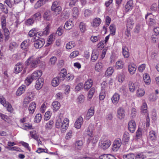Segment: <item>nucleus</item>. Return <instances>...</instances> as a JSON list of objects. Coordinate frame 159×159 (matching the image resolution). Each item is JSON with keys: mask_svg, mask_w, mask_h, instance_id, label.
Listing matches in <instances>:
<instances>
[{"mask_svg": "<svg viewBox=\"0 0 159 159\" xmlns=\"http://www.w3.org/2000/svg\"><path fill=\"white\" fill-rule=\"evenodd\" d=\"M95 92V89L94 88L92 87L90 89L88 94V100H90L92 99Z\"/></svg>", "mask_w": 159, "mask_h": 159, "instance_id": "obj_41", "label": "nucleus"}, {"mask_svg": "<svg viewBox=\"0 0 159 159\" xmlns=\"http://www.w3.org/2000/svg\"><path fill=\"white\" fill-rule=\"evenodd\" d=\"M114 70L112 67H109L106 70L105 72V75L107 76L111 75L113 72Z\"/></svg>", "mask_w": 159, "mask_h": 159, "instance_id": "obj_54", "label": "nucleus"}, {"mask_svg": "<svg viewBox=\"0 0 159 159\" xmlns=\"http://www.w3.org/2000/svg\"><path fill=\"white\" fill-rule=\"evenodd\" d=\"M158 7L157 6V4L156 3H153L152 4L151 6L150 7V11L152 12V13H148L145 16V19H147L148 16L149 15L152 13L156 12L157 10V8Z\"/></svg>", "mask_w": 159, "mask_h": 159, "instance_id": "obj_19", "label": "nucleus"}, {"mask_svg": "<svg viewBox=\"0 0 159 159\" xmlns=\"http://www.w3.org/2000/svg\"><path fill=\"white\" fill-rule=\"evenodd\" d=\"M60 81L58 77H54L52 81V85L53 87H57L59 84Z\"/></svg>", "mask_w": 159, "mask_h": 159, "instance_id": "obj_38", "label": "nucleus"}, {"mask_svg": "<svg viewBox=\"0 0 159 159\" xmlns=\"http://www.w3.org/2000/svg\"><path fill=\"white\" fill-rule=\"evenodd\" d=\"M25 86L22 85L20 86L17 90L16 94L17 96H19L21 95L25 91Z\"/></svg>", "mask_w": 159, "mask_h": 159, "instance_id": "obj_32", "label": "nucleus"}, {"mask_svg": "<svg viewBox=\"0 0 159 159\" xmlns=\"http://www.w3.org/2000/svg\"><path fill=\"white\" fill-rule=\"evenodd\" d=\"M95 125L93 124H90L88 126L87 132V135H90L93 134V131L95 129Z\"/></svg>", "mask_w": 159, "mask_h": 159, "instance_id": "obj_31", "label": "nucleus"}, {"mask_svg": "<svg viewBox=\"0 0 159 159\" xmlns=\"http://www.w3.org/2000/svg\"><path fill=\"white\" fill-rule=\"evenodd\" d=\"M0 117L1 118L5 121L9 122L10 121V119L8 116L6 115L1 113H0Z\"/></svg>", "mask_w": 159, "mask_h": 159, "instance_id": "obj_60", "label": "nucleus"}, {"mask_svg": "<svg viewBox=\"0 0 159 159\" xmlns=\"http://www.w3.org/2000/svg\"><path fill=\"white\" fill-rule=\"evenodd\" d=\"M130 139L129 134L127 132H125L123 136V141L125 144L127 143L129 141Z\"/></svg>", "mask_w": 159, "mask_h": 159, "instance_id": "obj_35", "label": "nucleus"}, {"mask_svg": "<svg viewBox=\"0 0 159 159\" xmlns=\"http://www.w3.org/2000/svg\"><path fill=\"white\" fill-rule=\"evenodd\" d=\"M22 128L23 129L26 130H27L29 129H34L32 127V125H30L29 123H25L23 124Z\"/></svg>", "mask_w": 159, "mask_h": 159, "instance_id": "obj_50", "label": "nucleus"}, {"mask_svg": "<svg viewBox=\"0 0 159 159\" xmlns=\"http://www.w3.org/2000/svg\"><path fill=\"white\" fill-rule=\"evenodd\" d=\"M141 112L142 113L145 114V113H148L147 112V104L145 103H143L141 107Z\"/></svg>", "mask_w": 159, "mask_h": 159, "instance_id": "obj_53", "label": "nucleus"}, {"mask_svg": "<svg viewBox=\"0 0 159 159\" xmlns=\"http://www.w3.org/2000/svg\"><path fill=\"white\" fill-rule=\"evenodd\" d=\"M64 32V28L62 26H60L56 31V34L59 36H61Z\"/></svg>", "mask_w": 159, "mask_h": 159, "instance_id": "obj_63", "label": "nucleus"}, {"mask_svg": "<svg viewBox=\"0 0 159 159\" xmlns=\"http://www.w3.org/2000/svg\"><path fill=\"white\" fill-rule=\"evenodd\" d=\"M117 117L120 119H124L125 116V113L124 109L122 107H119L117 111Z\"/></svg>", "mask_w": 159, "mask_h": 159, "instance_id": "obj_8", "label": "nucleus"}, {"mask_svg": "<svg viewBox=\"0 0 159 159\" xmlns=\"http://www.w3.org/2000/svg\"><path fill=\"white\" fill-rule=\"evenodd\" d=\"M51 9L56 15L59 14L61 11V8L60 6L59 2L57 1L54 2L52 3Z\"/></svg>", "mask_w": 159, "mask_h": 159, "instance_id": "obj_2", "label": "nucleus"}, {"mask_svg": "<svg viewBox=\"0 0 159 159\" xmlns=\"http://www.w3.org/2000/svg\"><path fill=\"white\" fill-rule=\"evenodd\" d=\"M0 102L1 104H2L4 107L7 106L8 102H6L5 98L3 96L0 94Z\"/></svg>", "mask_w": 159, "mask_h": 159, "instance_id": "obj_46", "label": "nucleus"}, {"mask_svg": "<svg viewBox=\"0 0 159 159\" xmlns=\"http://www.w3.org/2000/svg\"><path fill=\"white\" fill-rule=\"evenodd\" d=\"M98 52L96 50H93L92 51L91 59L93 62H95L98 59Z\"/></svg>", "mask_w": 159, "mask_h": 159, "instance_id": "obj_29", "label": "nucleus"}, {"mask_svg": "<svg viewBox=\"0 0 159 159\" xmlns=\"http://www.w3.org/2000/svg\"><path fill=\"white\" fill-rule=\"evenodd\" d=\"M120 99V95L118 93H115L111 98L112 102L115 105L117 104Z\"/></svg>", "mask_w": 159, "mask_h": 159, "instance_id": "obj_21", "label": "nucleus"}, {"mask_svg": "<svg viewBox=\"0 0 159 159\" xmlns=\"http://www.w3.org/2000/svg\"><path fill=\"white\" fill-rule=\"evenodd\" d=\"M88 136V138L87 140V143L88 144H91L93 146L98 142L99 139L98 136L93 135V134Z\"/></svg>", "mask_w": 159, "mask_h": 159, "instance_id": "obj_3", "label": "nucleus"}, {"mask_svg": "<svg viewBox=\"0 0 159 159\" xmlns=\"http://www.w3.org/2000/svg\"><path fill=\"white\" fill-rule=\"evenodd\" d=\"M106 95V91L101 90L99 94V98L100 100H103Z\"/></svg>", "mask_w": 159, "mask_h": 159, "instance_id": "obj_64", "label": "nucleus"}, {"mask_svg": "<svg viewBox=\"0 0 159 159\" xmlns=\"http://www.w3.org/2000/svg\"><path fill=\"white\" fill-rule=\"evenodd\" d=\"M143 77L145 83L147 85H149L151 82V80L149 74L147 73H145L143 74Z\"/></svg>", "mask_w": 159, "mask_h": 159, "instance_id": "obj_26", "label": "nucleus"}, {"mask_svg": "<svg viewBox=\"0 0 159 159\" xmlns=\"http://www.w3.org/2000/svg\"><path fill=\"white\" fill-rule=\"evenodd\" d=\"M128 86L129 91L131 92H134L136 88H139L140 87V84L138 82L134 83L130 81L128 84Z\"/></svg>", "mask_w": 159, "mask_h": 159, "instance_id": "obj_5", "label": "nucleus"}, {"mask_svg": "<svg viewBox=\"0 0 159 159\" xmlns=\"http://www.w3.org/2000/svg\"><path fill=\"white\" fill-rule=\"evenodd\" d=\"M134 24V21L133 19L131 18H129L127 20L126 25L127 27L132 28Z\"/></svg>", "mask_w": 159, "mask_h": 159, "instance_id": "obj_48", "label": "nucleus"}, {"mask_svg": "<svg viewBox=\"0 0 159 159\" xmlns=\"http://www.w3.org/2000/svg\"><path fill=\"white\" fill-rule=\"evenodd\" d=\"M45 43V39L43 38L39 39L36 40L34 43V47L36 48H41L44 45Z\"/></svg>", "mask_w": 159, "mask_h": 159, "instance_id": "obj_6", "label": "nucleus"}, {"mask_svg": "<svg viewBox=\"0 0 159 159\" xmlns=\"http://www.w3.org/2000/svg\"><path fill=\"white\" fill-rule=\"evenodd\" d=\"M33 80H34L31 75L28 76L25 80L26 85L27 86H29Z\"/></svg>", "mask_w": 159, "mask_h": 159, "instance_id": "obj_45", "label": "nucleus"}, {"mask_svg": "<svg viewBox=\"0 0 159 159\" xmlns=\"http://www.w3.org/2000/svg\"><path fill=\"white\" fill-rule=\"evenodd\" d=\"M4 40L5 42L7 41L10 38V32L8 30H4Z\"/></svg>", "mask_w": 159, "mask_h": 159, "instance_id": "obj_51", "label": "nucleus"}, {"mask_svg": "<svg viewBox=\"0 0 159 159\" xmlns=\"http://www.w3.org/2000/svg\"><path fill=\"white\" fill-rule=\"evenodd\" d=\"M123 66V62L122 61H118L116 63V68L117 69H120Z\"/></svg>", "mask_w": 159, "mask_h": 159, "instance_id": "obj_59", "label": "nucleus"}, {"mask_svg": "<svg viewBox=\"0 0 159 159\" xmlns=\"http://www.w3.org/2000/svg\"><path fill=\"white\" fill-rule=\"evenodd\" d=\"M101 86L102 91H106L108 89L107 84L105 81H104L102 83Z\"/></svg>", "mask_w": 159, "mask_h": 159, "instance_id": "obj_57", "label": "nucleus"}, {"mask_svg": "<svg viewBox=\"0 0 159 159\" xmlns=\"http://www.w3.org/2000/svg\"><path fill=\"white\" fill-rule=\"evenodd\" d=\"M52 106L53 110L55 111H57L60 108V104L58 102L55 101L52 102Z\"/></svg>", "mask_w": 159, "mask_h": 159, "instance_id": "obj_33", "label": "nucleus"}, {"mask_svg": "<svg viewBox=\"0 0 159 159\" xmlns=\"http://www.w3.org/2000/svg\"><path fill=\"white\" fill-rule=\"evenodd\" d=\"M75 45V43L73 42H70L68 43L66 45V48L68 49L73 48Z\"/></svg>", "mask_w": 159, "mask_h": 159, "instance_id": "obj_62", "label": "nucleus"}, {"mask_svg": "<svg viewBox=\"0 0 159 159\" xmlns=\"http://www.w3.org/2000/svg\"><path fill=\"white\" fill-rule=\"evenodd\" d=\"M136 124L135 121L133 120L130 121L128 123V129L131 133H134L136 129Z\"/></svg>", "mask_w": 159, "mask_h": 159, "instance_id": "obj_10", "label": "nucleus"}, {"mask_svg": "<svg viewBox=\"0 0 159 159\" xmlns=\"http://www.w3.org/2000/svg\"><path fill=\"white\" fill-rule=\"evenodd\" d=\"M32 17L34 20L39 21L40 20L41 18V14L40 12H37L34 14Z\"/></svg>", "mask_w": 159, "mask_h": 159, "instance_id": "obj_42", "label": "nucleus"}, {"mask_svg": "<svg viewBox=\"0 0 159 159\" xmlns=\"http://www.w3.org/2000/svg\"><path fill=\"white\" fill-rule=\"evenodd\" d=\"M73 26L72 21L71 20H69L66 22L63 28L66 30H69L72 28Z\"/></svg>", "mask_w": 159, "mask_h": 159, "instance_id": "obj_39", "label": "nucleus"}, {"mask_svg": "<svg viewBox=\"0 0 159 159\" xmlns=\"http://www.w3.org/2000/svg\"><path fill=\"white\" fill-rule=\"evenodd\" d=\"M17 44L15 42L11 43L9 45V49L11 51H13L17 47Z\"/></svg>", "mask_w": 159, "mask_h": 159, "instance_id": "obj_47", "label": "nucleus"}, {"mask_svg": "<svg viewBox=\"0 0 159 159\" xmlns=\"http://www.w3.org/2000/svg\"><path fill=\"white\" fill-rule=\"evenodd\" d=\"M104 65L101 62H98L95 64V70L98 72L102 71L103 69Z\"/></svg>", "mask_w": 159, "mask_h": 159, "instance_id": "obj_18", "label": "nucleus"}, {"mask_svg": "<svg viewBox=\"0 0 159 159\" xmlns=\"http://www.w3.org/2000/svg\"><path fill=\"white\" fill-rule=\"evenodd\" d=\"M30 135L31 137L34 139H37L39 136L37 132L35 130H32L30 132Z\"/></svg>", "mask_w": 159, "mask_h": 159, "instance_id": "obj_52", "label": "nucleus"}, {"mask_svg": "<svg viewBox=\"0 0 159 159\" xmlns=\"http://www.w3.org/2000/svg\"><path fill=\"white\" fill-rule=\"evenodd\" d=\"M0 9L2 12L5 14H7L8 13L7 7V6L1 3H0Z\"/></svg>", "mask_w": 159, "mask_h": 159, "instance_id": "obj_49", "label": "nucleus"}, {"mask_svg": "<svg viewBox=\"0 0 159 159\" xmlns=\"http://www.w3.org/2000/svg\"><path fill=\"white\" fill-rule=\"evenodd\" d=\"M111 142L109 139L104 140L103 138H101L99 143V146L103 150L107 149L111 145Z\"/></svg>", "mask_w": 159, "mask_h": 159, "instance_id": "obj_4", "label": "nucleus"}, {"mask_svg": "<svg viewBox=\"0 0 159 159\" xmlns=\"http://www.w3.org/2000/svg\"><path fill=\"white\" fill-rule=\"evenodd\" d=\"M137 66L133 63H130L128 66V70L129 73L132 75L134 74L136 70Z\"/></svg>", "mask_w": 159, "mask_h": 159, "instance_id": "obj_12", "label": "nucleus"}, {"mask_svg": "<svg viewBox=\"0 0 159 159\" xmlns=\"http://www.w3.org/2000/svg\"><path fill=\"white\" fill-rule=\"evenodd\" d=\"M138 89L136 91V96L138 97H141L143 96L145 93V91L143 89L138 88Z\"/></svg>", "mask_w": 159, "mask_h": 159, "instance_id": "obj_27", "label": "nucleus"}, {"mask_svg": "<svg viewBox=\"0 0 159 159\" xmlns=\"http://www.w3.org/2000/svg\"><path fill=\"white\" fill-rule=\"evenodd\" d=\"M102 20L99 18H95L93 19L91 23V26L93 27H97L101 24Z\"/></svg>", "mask_w": 159, "mask_h": 159, "instance_id": "obj_11", "label": "nucleus"}, {"mask_svg": "<svg viewBox=\"0 0 159 159\" xmlns=\"http://www.w3.org/2000/svg\"><path fill=\"white\" fill-rule=\"evenodd\" d=\"M33 95L31 92H29L27 93L24 101L23 105L24 106H26L25 104H27L32 101L33 98Z\"/></svg>", "mask_w": 159, "mask_h": 159, "instance_id": "obj_9", "label": "nucleus"}, {"mask_svg": "<svg viewBox=\"0 0 159 159\" xmlns=\"http://www.w3.org/2000/svg\"><path fill=\"white\" fill-rule=\"evenodd\" d=\"M38 31L39 30L38 28H33L29 31L28 34L30 37L34 36H36L37 34L39 33L38 32Z\"/></svg>", "mask_w": 159, "mask_h": 159, "instance_id": "obj_30", "label": "nucleus"}, {"mask_svg": "<svg viewBox=\"0 0 159 159\" xmlns=\"http://www.w3.org/2000/svg\"><path fill=\"white\" fill-rule=\"evenodd\" d=\"M43 80L41 78L36 81L35 87L37 90H39L42 87L43 84Z\"/></svg>", "mask_w": 159, "mask_h": 159, "instance_id": "obj_25", "label": "nucleus"}, {"mask_svg": "<svg viewBox=\"0 0 159 159\" xmlns=\"http://www.w3.org/2000/svg\"><path fill=\"white\" fill-rule=\"evenodd\" d=\"M50 27V25L49 24H48L46 27L43 30V31L41 33L39 32V35L40 36L43 35H47L49 33V30Z\"/></svg>", "mask_w": 159, "mask_h": 159, "instance_id": "obj_37", "label": "nucleus"}, {"mask_svg": "<svg viewBox=\"0 0 159 159\" xmlns=\"http://www.w3.org/2000/svg\"><path fill=\"white\" fill-rule=\"evenodd\" d=\"M79 28L81 32L84 33L87 30L86 24L83 22H81L79 24Z\"/></svg>", "mask_w": 159, "mask_h": 159, "instance_id": "obj_36", "label": "nucleus"}, {"mask_svg": "<svg viewBox=\"0 0 159 159\" xmlns=\"http://www.w3.org/2000/svg\"><path fill=\"white\" fill-rule=\"evenodd\" d=\"M54 122L53 120H51L46 123L45 128L47 129H51L52 127Z\"/></svg>", "mask_w": 159, "mask_h": 159, "instance_id": "obj_44", "label": "nucleus"}, {"mask_svg": "<svg viewBox=\"0 0 159 159\" xmlns=\"http://www.w3.org/2000/svg\"><path fill=\"white\" fill-rule=\"evenodd\" d=\"M1 25L3 31L5 30H8V29L6 28V19L5 18H3L2 19Z\"/></svg>", "mask_w": 159, "mask_h": 159, "instance_id": "obj_55", "label": "nucleus"}, {"mask_svg": "<svg viewBox=\"0 0 159 159\" xmlns=\"http://www.w3.org/2000/svg\"><path fill=\"white\" fill-rule=\"evenodd\" d=\"M23 67L22 63H17L15 66L14 69V73L18 74L20 72L23 70Z\"/></svg>", "mask_w": 159, "mask_h": 159, "instance_id": "obj_20", "label": "nucleus"}, {"mask_svg": "<svg viewBox=\"0 0 159 159\" xmlns=\"http://www.w3.org/2000/svg\"><path fill=\"white\" fill-rule=\"evenodd\" d=\"M149 138L152 141L155 140L157 138V135L155 132L152 130L149 133Z\"/></svg>", "mask_w": 159, "mask_h": 159, "instance_id": "obj_40", "label": "nucleus"}, {"mask_svg": "<svg viewBox=\"0 0 159 159\" xmlns=\"http://www.w3.org/2000/svg\"><path fill=\"white\" fill-rule=\"evenodd\" d=\"M36 107V104L35 102H32L29 105L28 110L30 114H33L34 112Z\"/></svg>", "mask_w": 159, "mask_h": 159, "instance_id": "obj_22", "label": "nucleus"}, {"mask_svg": "<svg viewBox=\"0 0 159 159\" xmlns=\"http://www.w3.org/2000/svg\"><path fill=\"white\" fill-rule=\"evenodd\" d=\"M109 29L111 32L110 34H111L112 35H114L116 30L115 26L113 25H111L110 26Z\"/></svg>", "mask_w": 159, "mask_h": 159, "instance_id": "obj_58", "label": "nucleus"}, {"mask_svg": "<svg viewBox=\"0 0 159 159\" xmlns=\"http://www.w3.org/2000/svg\"><path fill=\"white\" fill-rule=\"evenodd\" d=\"M134 7V3L133 0L128 1L125 6V10L126 12L131 10Z\"/></svg>", "mask_w": 159, "mask_h": 159, "instance_id": "obj_13", "label": "nucleus"}, {"mask_svg": "<svg viewBox=\"0 0 159 159\" xmlns=\"http://www.w3.org/2000/svg\"><path fill=\"white\" fill-rule=\"evenodd\" d=\"M62 120L60 117H58L55 123L56 127L57 128L59 129L60 128L62 125Z\"/></svg>", "mask_w": 159, "mask_h": 159, "instance_id": "obj_56", "label": "nucleus"}, {"mask_svg": "<svg viewBox=\"0 0 159 159\" xmlns=\"http://www.w3.org/2000/svg\"><path fill=\"white\" fill-rule=\"evenodd\" d=\"M38 61L33 56L30 57L25 62V65H30L31 68H36L38 64Z\"/></svg>", "mask_w": 159, "mask_h": 159, "instance_id": "obj_1", "label": "nucleus"}, {"mask_svg": "<svg viewBox=\"0 0 159 159\" xmlns=\"http://www.w3.org/2000/svg\"><path fill=\"white\" fill-rule=\"evenodd\" d=\"M121 145V140L119 138L116 139L114 142L112 149L114 151H117Z\"/></svg>", "mask_w": 159, "mask_h": 159, "instance_id": "obj_7", "label": "nucleus"}, {"mask_svg": "<svg viewBox=\"0 0 159 159\" xmlns=\"http://www.w3.org/2000/svg\"><path fill=\"white\" fill-rule=\"evenodd\" d=\"M93 81L91 79H88L85 82L84 88L85 90H88L92 86Z\"/></svg>", "mask_w": 159, "mask_h": 159, "instance_id": "obj_15", "label": "nucleus"}, {"mask_svg": "<svg viewBox=\"0 0 159 159\" xmlns=\"http://www.w3.org/2000/svg\"><path fill=\"white\" fill-rule=\"evenodd\" d=\"M67 72L65 69H62L61 70V71L57 76L58 77L61 81H62L64 80L65 77L66 75Z\"/></svg>", "mask_w": 159, "mask_h": 159, "instance_id": "obj_17", "label": "nucleus"}, {"mask_svg": "<svg viewBox=\"0 0 159 159\" xmlns=\"http://www.w3.org/2000/svg\"><path fill=\"white\" fill-rule=\"evenodd\" d=\"M83 119L81 116H80L76 121L75 125L76 128L78 129H80L83 124Z\"/></svg>", "mask_w": 159, "mask_h": 159, "instance_id": "obj_16", "label": "nucleus"}, {"mask_svg": "<svg viewBox=\"0 0 159 159\" xmlns=\"http://www.w3.org/2000/svg\"><path fill=\"white\" fill-rule=\"evenodd\" d=\"M42 75V71L41 70H38L34 71L31 75L34 80L40 79L39 78Z\"/></svg>", "mask_w": 159, "mask_h": 159, "instance_id": "obj_14", "label": "nucleus"}, {"mask_svg": "<svg viewBox=\"0 0 159 159\" xmlns=\"http://www.w3.org/2000/svg\"><path fill=\"white\" fill-rule=\"evenodd\" d=\"M135 156L133 153L129 154L127 155H123V157L124 159H134Z\"/></svg>", "mask_w": 159, "mask_h": 159, "instance_id": "obj_61", "label": "nucleus"}, {"mask_svg": "<svg viewBox=\"0 0 159 159\" xmlns=\"http://www.w3.org/2000/svg\"><path fill=\"white\" fill-rule=\"evenodd\" d=\"M29 42L30 40L29 39L24 41L20 45L21 48L23 49H26L29 45Z\"/></svg>", "mask_w": 159, "mask_h": 159, "instance_id": "obj_43", "label": "nucleus"}, {"mask_svg": "<svg viewBox=\"0 0 159 159\" xmlns=\"http://www.w3.org/2000/svg\"><path fill=\"white\" fill-rule=\"evenodd\" d=\"M48 0H39L34 5L35 9H37L44 5Z\"/></svg>", "mask_w": 159, "mask_h": 159, "instance_id": "obj_24", "label": "nucleus"}, {"mask_svg": "<svg viewBox=\"0 0 159 159\" xmlns=\"http://www.w3.org/2000/svg\"><path fill=\"white\" fill-rule=\"evenodd\" d=\"M83 143L81 140L76 141L75 143L74 147L75 150H80L82 148Z\"/></svg>", "mask_w": 159, "mask_h": 159, "instance_id": "obj_28", "label": "nucleus"}, {"mask_svg": "<svg viewBox=\"0 0 159 159\" xmlns=\"http://www.w3.org/2000/svg\"><path fill=\"white\" fill-rule=\"evenodd\" d=\"M94 113V108L93 107H91L88 110V112L85 117L86 120H89L92 116H93Z\"/></svg>", "mask_w": 159, "mask_h": 159, "instance_id": "obj_23", "label": "nucleus"}, {"mask_svg": "<svg viewBox=\"0 0 159 159\" xmlns=\"http://www.w3.org/2000/svg\"><path fill=\"white\" fill-rule=\"evenodd\" d=\"M122 54L124 57L128 58L129 57V54L128 48L124 46L122 47Z\"/></svg>", "mask_w": 159, "mask_h": 159, "instance_id": "obj_34", "label": "nucleus"}]
</instances>
